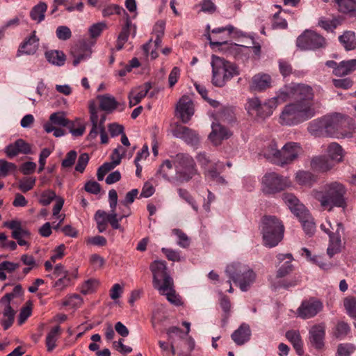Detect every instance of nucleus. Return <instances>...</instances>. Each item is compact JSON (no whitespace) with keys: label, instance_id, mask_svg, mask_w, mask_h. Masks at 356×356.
<instances>
[{"label":"nucleus","instance_id":"052dcab7","mask_svg":"<svg viewBox=\"0 0 356 356\" xmlns=\"http://www.w3.org/2000/svg\"><path fill=\"white\" fill-rule=\"evenodd\" d=\"M106 29V24L104 22H99L92 24L89 29L90 35L92 38L99 37L102 31Z\"/></svg>","mask_w":356,"mask_h":356},{"label":"nucleus","instance_id":"423d86ee","mask_svg":"<svg viewBox=\"0 0 356 356\" xmlns=\"http://www.w3.org/2000/svg\"><path fill=\"white\" fill-rule=\"evenodd\" d=\"M302 89L304 91L301 90L293 99L295 102L290 104L294 106L296 111L305 121L312 118L315 114L313 104L314 94L313 88L308 85L305 84Z\"/></svg>","mask_w":356,"mask_h":356},{"label":"nucleus","instance_id":"de8ad7c7","mask_svg":"<svg viewBox=\"0 0 356 356\" xmlns=\"http://www.w3.org/2000/svg\"><path fill=\"white\" fill-rule=\"evenodd\" d=\"M220 306L223 312L222 316V326H225L230 316L231 312V302L227 296H221Z\"/></svg>","mask_w":356,"mask_h":356},{"label":"nucleus","instance_id":"f704fd0d","mask_svg":"<svg viewBox=\"0 0 356 356\" xmlns=\"http://www.w3.org/2000/svg\"><path fill=\"white\" fill-rule=\"evenodd\" d=\"M97 99L99 102L100 108L108 113L113 112L120 105L115 97L109 94L98 95Z\"/></svg>","mask_w":356,"mask_h":356},{"label":"nucleus","instance_id":"9b49d317","mask_svg":"<svg viewBox=\"0 0 356 356\" xmlns=\"http://www.w3.org/2000/svg\"><path fill=\"white\" fill-rule=\"evenodd\" d=\"M302 149L299 143L289 142L280 149L279 156L277 160V165L284 166L296 160Z\"/></svg>","mask_w":356,"mask_h":356},{"label":"nucleus","instance_id":"2eb2a0df","mask_svg":"<svg viewBox=\"0 0 356 356\" xmlns=\"http://www.w3.org/2000/svg\"><path fill=\"white\" fill-rule=\"evenodd\" d=\"M90 120L92 123V129L87 136V139L90 141L95 139L98 135V129L105 128L104 122L106 120V114H102L99 120V115L97 108L94 105L89 107Z\"/></svg>","mask_w":356,"mask_h":356},{"label":"nucleus","instance_id":"a19ab883","mask_svg":"<svg viewBox=\"0 0 356 356\" xmlns=\"http://www.w3.org/2000/svg\"><path fill=\"white\" fill-rule=\"evenodd\" d=\"M339 13L354 14L356 13V0H333Z\"/></svg>","mask_w":356,"mask_h":356},{"label":"nucleus","instance_id":"2f4dec72","mask_svg":"<svg viewBox=\"0 0 356 356\" xmlns=\"http://www.w3.org/2000/svg\"><path fill=\"white\" fill-rule=\"evenodd\" d=\"M296 216L299 218L305 233L309 236H312L315 232L316 225L309 210L306 209L305 212Z\"/></svg>","mask_w":356,"mask_h":356},{"label":"nucleus","instance_id":"4c0bfd02","mask_svg":"<svg viewBox=\"0 0 356 356\" xmlns=\"http://www.w3.org/2000/svg\"><path fill=\"white\" fill-rule=\"evenodd\" d=\"M4 305L3 309L2 311L3 318L1 321V324L5 330L10 328L13 324L15 312L11 307L10 302L1 303Z\"/></svg>","mask_w":356,"mask_h":356},{"label":"nucleus","instance_id":"20e7f679","mask_svg":"<svg viewBox=\"0 0 356 356\" xmlns=\"http://www.w3.org/2000/svg\"><path fill=\"white\" fill-rule=\"evenodd\" d=\"M327 116V136L343 138L351 136L353 127L351 120L340 113Z\"/></svg>","mask_w":356,"mask_h":356},{"label":"nucleus","instance_id":"dca6fc26","mask_svg":"<svg viewBox=\"0 0 356 356\" xmlns=\"http://www.w3.org/2000/svg\"><path fill=\"white\" fill-rule=\"evenodd\" d=\"M337 229L335 232L330 234L329 238V245L327 249V253L330 257H332L334 254L339 253L341 250L342 242H341V234L344 232V227L341 222H338Z\"/></svg>","mask_w":356,"mask_h":356},{"label":"nucleus","instance_id":"7ed1b4c3","mask_svg":"<svg viewBox=\"0 0 356 356\" xmlns=\"http://www.w3.org/2000/svg\"><path fill=\"white\" fill-rule=\"evenodd\" d=\"M261 230L264 245L273 248L282 240L284 227L276 216H264L261 221Z\"/></svg>","mask_w":356,"mask_h":356},{"label":"nucleus","instance_id":"c85d7f7f","mask_svg":"<svg viewBox=\"0 0 356 356\" xmlns=\"http://www.w3.org/2000/svg\"><path fill=\"white\" fill-rule=\"evenodd\" d=\"M251 336V330L249 325L242 323L231 335L232 340L238 346H242L248 342Z\"/></svg>","mask_w":356,"mask_h":356},{"label":"nucleus","instance_id":"7c9ffc66","mask_svg":"<svg viewBox=\"0 0 356 356\" xmlns=\"http://www.w3.org/2000/svg\"><path fill=\"white\" fill-rule=\"evenodd\" d=\"M327 116L313 120L309 123L308 131L314 136H327Z\"/></svg>","mask_w":356,"mask_h":356},{"label":"nucleus","instance_id":"58836bf2","mask_svg":"<svg viewBox=\"0 0 356 356\" xmlns=\"http://www.w3.org/2000/svg\"><path fill=\"white\" fill-rule=\"evenodd\" d=\"M296 179L297 182L302 186L311 187L318 181L316 175L309 171H298L296 173Z\"/></svg>","mask_w":356,"mask_h":356},{"label":"nucleus","instance_id":"338daca9","mask_svg":"<svg viewBox=\"0 0 356 356\" xmlns=\"http://www.w3.org/2000/svg\"><path fill=\"white\" fill-rule=\"evenodd\" d=\"M173 233L178 237V245L184 248H188L190 245V239L187 235L179 229H173Z\"/></svg>","mask_w":356,"mask_h":356},{"label":"nucleus","instance_id":"69168bd1","mask_svg":"<svg viewBox=\"0 0 356 356\" xmlns=\"http://www.w3.org/2000/svg\"><path fill=\"white\" fill-rule=\"evenodd\" d=\"M125 150L121 147L119 146L118 148H115L112 154L111 155V159L112 160L111 162H109L113 166L116 167L121 162L122 156L124 154Z\"/></svg>","mask_w":356,"mask_h":356},{"label":"nucleus","instance_id":"c03bdc74","mask_svg":"<svg viewBox=\"0 0 356 356\" xmlns=\"http://www.w3.org/2000/svg\"><path fill=\"white\" fill-rule=\"evenodd\" d=\"M47 60L51 64L62 66L65 61V55L63 51L51 50L45 53Z\"/></svg>","mask_w":356,"mask_h":356},{"label":"nucleus","instance_id":"680f3d73","mask_svg":"<svg viewBox=\"0 0 356 356\" xmlns=\"http://www.w3.org/2000/svg\"><path fill=\"white\" fill-rule=\"evenodd\" d=\"M58 279L54 282L53 287L58 291H62L67 287L71 283L70 275L58 277Z\"/></svg>","mask_w":356,"mask_h":356},{"label":"nucleus","instance_id":"09e8293b","mask_svg":"<svg viewBox=\"0 0 356 356\" xmlns=\"http://www.w3.org/2000/svg\"><path fill=\"white\" fill-rule=\"evenodd\" d=\"M341 145L337 143H332L327 147V154L332 161L341 162L343 160V153Z\"/></svg>","mask_w":356,"mask_h":356},{"label":"nucleus","instance_id":"6e6552de","mask_svg":"<svg viewBox=\"0 0 356 356\" xmlns=\"http://www.w3.org/2000/svg\"><path fill=\"white\" fill-rule=\"evenodd\" d=\"M263 191L266 194H275L285 190L291 186L288 177L276 172L266 173L262 179Z\"/></svg>","mask_w":356,"mask_h":356},{"label":"nucleus","instance_id":"4468645a","mask_svg":"<svg viewBox=\"0 0 356 356\" xmlns=\"http://www.w3.org/2000/svg\"><path fill=\"white\" fill-rule=\"evenodd\" d=\"M194 104L190 97L183 95L179 100L176 106L175 115L183 123H187L190 121L194 115Z\"/></svg>","mask_w":356,"mask_h":356},{"label":"nucleus","instance_id":"a18cd8bd","mask_svg":"<svg viewBox=\"0 0 356 356\" xmlns=\"http://www.w3.org/2000/svg\"><path fill=\"white\" fill-rule=\"evenodd\" d=\"M60 334V327L56 325L51 329L46 337V346L49 352L52 351L56 348V342Z\"/></svg>","mask_w":356,"mask_h":356},{"label":"nucleus","instance_id":"f257e3e1","mask_svg":"<svg viewBox=\"0 0 356 356\" xmlns=\"http://www.w3.org/2000/svg\"><path fill=\"white\" fill-rule=\"evenodd\" d=\"M346 186L339 181L327 183L320 190L315 189L312 193L314 199L319 202L321 207L328 211H332L334 207L346 208Z\"/></svg>","mask_w":356,"mask_h":356},{"label":"nucleus","instance_id":"72a5a7b5","mask_svg":"<svg viewBox=\"0 0 356 356\" xmlns=\"http://www.w3.org/2000/svg\"><path fill=\"white\" fill-rule=\"evenodd\" d=\"M356 70V59L343 60L339 63V67L332 73L337 76H344Z\"/></svg>","mask_w":356,"mask_h":356},{"label":"nucleus","instance_id":"39448f33","mask_svg":"<svg viewBox=\"0 0 356 356\" xmlns=\"http://www.w3.org/2000/svg\"><path fill=\"white\" fill-rule=\"evenodd\" d=\"M226 273L229 278L243 291H247L250 285L254 282L256 275L248 266L240 263H234L227 266Z\"/></svg>","mask_w":356,"mask_h":356},{"label":"nucleus","instance_id":"ea45409f","mask_svg":"<svg viewBox=\"0 0 356 356\" xmlns=\"http://www.w3.org/2000/svg\"><path fill=\"white\" fill-rule=\"evenodd\" d=\"M350 332L349 324L343 321H338L332 330V336L339 340L345 339Z\"/></svg>","mask_w":356,"mask_h":356},{"label":"nucleus","instance_id":"8fccbe9b","mask_svg":"<svg viewBox=\"0 0 356 356\" xmlns=\"http://www.w3.org/2000/svg\"><path fill=\"white\" fill-rule=\"evenodd\" d=\"M276 108L275 103L269 99L264 104H261L259 109L257 110L256 116L260 118H266L272 115L273 111Z\"/></svg>","mask_w":356,"mask_h":356},{"label":"nucleus","instance_id":"e2e57ef3","mask_svg":"<svg viewBox=\"0 0 356 356\" xmlns=\"http://www.w3.org/2000/svg\"><path fill=\"white\" fill-rule=\"evenodd\" d=\"M77 157V153L75 150H71L67 153L65 158L63 160L61 165L63 168L72 167Z\"/></svg>","mask_w":356,"mask_h":356},{"label":"nucleus","instance_id":"e433bc0d","mask_svg":"<svg viewBox=\"0 0 356 356\" xmlns=\"http://www.w3.org/2000/svg\"><path fill=\"white\" fill-rule=\"evenodd\" d=\"M261 154L267 160L277 165L280 149H278L277 145L274 140L270 141L264 147Z\"/></svg>","mask_w":356,"mask_h":356},{"label":"nucleus","instance_id":"13d9d810","mask_svg":"<svg viewBox=\"0 0 356 356\" xmlns=\"http://www.w3.org/2000/svg\"><path fill=\"white\" fill-rule=\"evenodd\" d=\"M261 104V102L257 97L249 99L246 104L248 113L251 115H256Z\"/></svg>","mask_w":356,"mask_h":356},{"label":"nucleus","instance_id":"c756f323","mask_svg":"<svg viewBox=\"0 0 356 356\" xmlns=\"http://www.w3.org/2000/svg\"><path fill=\"white\" fill-rule=\"evenodd\" d=\"M3 226L13 230L12 237L15 240L30 236L29 231L23 228L22 222L19 220H13L4 222Z\"/></svg>","mask_w":356,"mask_h":356},{"label":"nucleus","instance_id":"412c9836","mask_svg":"<svg viewBox=\"0 0 356 356\" xmlns=\"http://www.w3.org/2000/svg\"><path fill=\"white\" fill-rule=\"evenodd\" d=\"M280 123L282 125H294L304 122L302 118L291 104L286 105L280 114Z\"/></svg>","mask_w":356,"mask_h":356},{"label":"nucleus","instance_id":"0e129e2a","mask_svg":"<svg viewBox=\"0 0 356 356\" xmlns=\"http://www.w3.org/2000/svg\"><path fill=\"white\" fill-rule=\"evenodd\" d=\"M89 155L87 153H82L78 158L77 163L75 166V170L83 173L89 161Z\"/></svg>","mask_w":356,"mask_h":356},{"label":"nucleus","instance_id":"5701e85b","mask_svg":"<svg viewBox=\"0 0 356 356\" xmlns=\"http://www.w3.org/2000/svg\"><path fill=\"white\" fill-rule=\"evenodd\" d=\"M39 46V38L35 35V31H33L31 35L22 42L17 51V56H19L23 54L31 55L36 52Z\"/></svg>","mask_w":356,"mask_h":356},{"label":"nucleus","instance_id":"c9c22d12","mask_svg":"<svg viewBox=\"0 0 356 356\" xmlns=\"http://www.w3.org/2000/svg\"><path fill=\"white\" fill-rule=\"evenodd\" d=\"M159 293L165 296L168 301H169L172 305L175 306H181L183 304L181 298L179 294H177L174 289V283L172 282V284H170L165 289H161V287H158L157 289Z\"/></svg>","mask_w":356,"mask_h":356},{"label":"nucleus","instance_id":"393cba45","mask_svg":"<svg viewBox=\"0 0 356 356\" xmlns=\"http://www.w3.org/2000/svg\"><path fill=\"white\" fill-rule=\"evenodd\" d=\"M276 257L280 263L286 260L277 270L276 277L277 278L284 277L293 270V266L291 264L293 257L291 254H278Z\"/></svg>","mask_w":356,"mask_h":356},{"label":"nucleus","instance_id":"3c124183","mask_svg":"<svg viewBox=\"0 0 356 356\" xmlns=\"http://www.w3.org/2000/svg\"><path fill=\"white\" fill-rule=\"evenodd\" d=\"M48 123H52L54 126L58 125L68 127L71 122L65 118V115L63 112H56L51 114Z\"/></svg>","mask_w":356,"mask_h":356},{"label":"nucleus","instance_id":"a211bd4d","mask_svg":"<svg viewBox=\"0 0 356 356\" xmlns=\"http://www.w3.org/2000/svg\"><path fill=\"white\" fill-rule=\"evenodd\" d=\"M325 336V325L324 323L314 325L309 332V341L312 346L317 350H321L324 347Z\"/></svg>","mask_w":356,"mask_h":356},{"label":"nucleus","instance_id":"37998d69","mask_svg":"<svg viewBox=\"0 0 356 356\" xmlns=\"http://www.w3.org/2000/svg\"><path fill=\"white\" fill-rule=\"evenodd\" d=\"M47 9V5L44 2H40L32 8L30 12V17L32 20L40 23L44 19Z\"/></svg>","mask_w":356,"mask_h":356},{"label":"nucleus","instance_id":"cd10ccee","mask_svg":"<svg viewBox=\"0 0 356 356\" xmlns=\"http://www.w3.org/2000/svg\"><path fill=\"white\" fill-rule=\"evenodd\" d=\"M282 197L284 203L295 216L302 213L307 209L293 194L286 193L282 194Z\"/></svg>","mask_w":356,"mask_h":356},{"label":"nucleus","instance_id":"4d7b16f0","mask_svg":"<svg viewBox=\"0 0 356 356\" xmlns=\"http://www.w3.org/2000/svg\"><path fill=\"white\" fill-rule=\"evenodd\" d=\"M99 285V282L95 279L86 280L81 287V292L83 294H88L94 292Z\"/></svg>","mask_w":356,"mask_h":356},{"label":"nucleus","instance_id":"4be33fe9","mask_svg":"<svg viewBox=\"0 0 356 356\" xmlns=\"http://www.w3.org/2000/svg\"><path fill=\"white\" fill-rule=\"evenodd\" d=\"M151 88L152 85L149 82L133 88L128 95L129 106L133 107L139 104Z\"/></svg>","mask_w":356,"mask_h":356},{"label":"nucleus","instance_id":"f03ea898","mask_svg":"<svg viewBox=\"0 0 356 356\" xmlns=\"http://www.w3.org/2000/svg\"><path fill=\"white\" fill-rule=\"evenodd\" d=\"M211 67V82L216 87L225 86L227 81L239 74L238 68L234 63L218 56H212Z\"/></svg>","mask_w":356,"mask_h":356},{"label":"nucleus","instance_id":"bb28decb","mask_svg":"<svg viewBox=\"0 0 356 356\" xmlns=\"http://www.w3.org/2000/svg\"><path fill=\"white\" fill-rule=\"evenodd\" d=\"M271 77L267 74H257L252 78L250 88L252 91L261 92L270 88Z\"/></svg>","mask_w":356,"mask_h":356},{"label":"nucleus","instance_id":"f3484780","mask_svg":"<svg viewBox=\"0 0 356 356\" xmlns=\"http://www.w3.org/2000/svg\"><path fill=\"white\" fill-rule=\"evenodd\" d=\"M91 48L87 42L79 41L70 49V55L73 57V65L76 66L81 60L90 56Z\"/></svg>","mask_w":356,"mask_h":356},{"label":"nucleus","instance_id":"79ce46f5","mask_svg":"<svg viewBox=\"0 0 356 356\" xmlns=\"http://www.w3.org/2000/svg\"><path fill=\"white\" fill-rule=\"evenodd\" d=\"M339 40L346 51L356 49V36L353 31H347L339 37Z\"/></svg>","mask_w":356,"mask_h":356},{"label":"nucleus","instance_id":"6e6d98bb","mask_svg":"<svg viewBox=\"0 0 356 356\" xmlns=\"http://www.w3.org/2000/svg\"><path fill=\"white\" fill-rule=\"evenodd\" d=\"M343 305L348 314L356 320V298L354 297L346 298Z\"/></svg>","mask_w":356,"mask_h":356},{"label":"nucleus","instance_id":"a878e982","mask_svg":"<svg viewBox=\"0 0 356 356\" xmlns=\"http://www.w3.org/2000/svg\"><path fill=\"white\" fill-rule=\"evenodd\" d=\"M311 168L318 172H327L334 167L332 161L325 156H317L311 161Z\"/></svg>","mask_w":356,"mask_h":356},{"label":"nucleus","instance_id":"f8f14e48","mask_svg":"<svg viewBox=\"0 0 356 356\" xmlns=\"http://www.w3.org/2000/svg\"><path fill=\"white\" fill-rule=\"evenodd\" d=\"M323 308V302L319 299L312 297L302 302L297 309V314L302 319H309L316 316Z\"/></svg>","mask_w":356,"mask_h":356},{"label":"nucleus","instance_id":"473e14b6","mask_svg":"<svg viewBox=\"0 0 356 356\" xmlns=\"http://www.w3.org/2000/svg\"><path fill=\"white\" fill-rule=\"evenodd\" d=\"M285 337L292 344L296 353L302 356L304 354V350L303 342L300 332L294 330H288L285 334Z\"/></svg>","mask_w":356,"mask_h":356},{"label":"nucleus","instance_id":"9d476101","mask_svg":"<svg viewBox=\"0 0 356 356\" xmlns=\"http://www.w3.org/2000/svg\"><path fill=\"white\" fill-rule=\"evenodd\" d=\"M297 46L302 50L316 49L325 47V39L315 31L306 30L296 40Z\"/></svg>","mask_w":356,"mask_h":356},{"label":"nucleus","instance_id":"49530a36","mask_svg":"<svg viewBox=\"0 0 356 356\" xmlns=\"http://www.w3.org/2000/svg\"><path fill=\"white\" fill-rule=\"evenodd\" d=\"M129 216V210L125 213L118 214L117 213H108L107 216L108 222L111 225L113 229H119L120 232H124V228L120 225V222L124 218Z\"/></svg>","mask_w":356,"mask_h":356},{"label":"nucleus","instance_id":"774afa93","mask_svg":"<svg viewBox=\"0 0 356 356\" xmlns=\"http://www.w3.org/2000/svg\"><path fill=\"white\" fill-rule=\"evenodd\" d=\"M35 183V179L31 177L24 178L19 183V189L23 193H26L33 188Z\"/></svg>","mask_w":356,"mask_h":356},{"label":"nucleus","instance_id":"bf43d9fd","mask_svg":"<svg viewBox=\"0 0 356 356\" xmlns=\"http://www.w3.org/2000/svg\"><path fill=\"white\" fill-rule=\"evenodd\" d=\"M178 194L179 197L184 200L187 203H188L195 211H197L198 207L194 198L187 190L184 188H179Z\"/></svg>","mask_w":356,"mask_h":356},{"label":"nucleus","instance_id":"5fc2aeb1","mask_svg":"<svg viewBox=\"0 0 356 356\" xmlns=\"http://www.w3.org/2000/svg\"><path fill=\"white\" fill-rule=\"evenodd\" d=\"M356 350V346L351 343H339L337 346V356H351Z\"/></svg>","mask_w":356,"mask_h":356},{"label":"nucleus","instance_id":"0eeeda50","mask_svg":"<svg viewBox=\"0 0 356 356\" xmlns=\"http://www.w3.org/2000/svg\"><path fill=\"white\" fill-rule=\"evenodd\" d=\"M172 159L178 177L181 181H189L197 173L195 161L189 154L179 153Z\"/></svg>","mask_w":356,"mask_h":356},{"label":"nucleus","instance_id":"b1692460","mask_svg":"<svg viewBox=\"0 0 356 356\" xmlns=\"http://www.w3.org/2000/svg\"><path fill=\"white\" fill-rule=\"evenodd\" d=\"M131 31H133V37H134L136 33V25L132 24L131 20L127 18L116 41L115 49L117 51H120L123 48L124 44L129 39V36Z\"/></svg>","mask_w":356,"mask_h":356},{"label":"nucleus","instance_id":"603ef678","mask_svg":"<svg viewBox=\"0 0 356 356\" xmlns=\"http://www.w3.org/2000/svg\"><path fill=\"white\" fill-rule=\"evenodd\" d=\"M341 24V19L339 17H334L332 19H321L318 22V25L327 31L333 32Z\"/></svg>","mask_w":356,"mask_h":356},{"label":"nucleus","instance_id":"6ab92c4d","mask_svg":"<svg viewBox=\"0 0 356 356\" xmlns=\"http://www.w3.org/2000/svg\"><path fill=\"white\" fill-rule=\"evenodd\" d=\"M211 128L209 138L216 146L220 145L223 140H227L232 136V132L220 123H213Z\"/></svg>","mask_w":356,"mask_h":356},{"label":"nucleus","instance_id":"ddd939ff","mask_svg":"<svg viewBox=\"0 0 356 356\" xmlns=\"http://www.w3.org/2000/svg\"><path fill=\"white\" fill-rule=\"evenodd\" d=\"M304 85L305 84L303 83H295L285 85L280 89L277 95L270 99L273 101V103H275V106L277 107L280 104H283L289 99H295L301 90L304 91L302 89Z\"/></svg>","mask_w":356,"mask_h":356},{"label":"nucleus","instance_id":"864d4df0","mask_svg":"<svg viewBox=\"0 0 356 356\" xmlns=\"http://www.w3.org/2000/svg\"><path fill=\"white\" fill-rule=\"evenodd\" d=\"M16 170L17 165L15 163L0 159V177H6L15 173Z\"/></svg>","mask_w":356,"mask_h":356},{"label":"nucleus","instance_id":"1a4fd4ad","mask_svg":"<svg viewBox=\"0 0 356 356\" xmlns=\"http://www.w3.org/2000/svg\"><path fill=\"white\" fill-rule=\"evenodd\" d=\"M153 275V284L155 289L161 287L165 289L173 282L172 278L167 271L166 262L164 261H154L149 266Z\"/></svg>","mask_w":356,"mask_h":356},{"label":"nucleus","instance_id":"aec40b11","mask_svg":"<svg viewBox=\"0 0 356 356\" xmlns=\"http://www.w3.org/2000/svg\"><path fill=\"white\" fill-rule=\"evenodd\" d=\"M173 135L177 138L182 139L191 146H195L200 142L198 134L187 127L177 126L173 131Z\"/></svg>","mask_w":356,"mask_h":356}]
</instances>
